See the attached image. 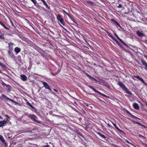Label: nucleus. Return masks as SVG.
I'll return each mask as SVG.
<instances>
[{"mask_svg": "<svg viewBox=\"0 0 147 147\" xmlns=\"http://www.w3.org/2000/svg\"><path fill=\"white\" fill-rule=\"evenodd\" d=\"M28 117L30 118L33 121L36 122L37 123H40V122L37 121L36 119L37 118V117L33 114H29L28 116Z\"/></svg>", "mask_w": 147, "mask_h": 147, "instance_id": "obj_1", "label": "nucleus"}, {"mask_svg": "<svg viewBox=\"0 0 147 147\" xmlns=\"http://www.w3.org/2000/svg\"><path fill=\"white\" fill-rule=\"evenodd\" d=\"M88 86L90 88H91L92 89L94 92H96V93H98L99 94H101V95H102V96H105V97H108V98H109V96H108L105 95L104 94H102V93H100V92H99L98 90H96L92 86Z\"/></svg>", "mask_w": 147, "mask_h": 147, "instance_id": "obj_2", "label": "nucleus"}, {"mask_svg": "<svg viewBox=\"0 0 147 147\" xmlns=\"http://www.w3.org/2000/svg\"><path fill=\"white\" fill-rule=\"evenodd\" d=\"M57 19L63 25H64V23L63 22V19L60 14H58L57 16Z\"/></svg>", "mask_w": 147, "mask_h": 147, "instance_id": "obj_3", "label": "nucleus"}, {"mask_svg": "<svg viewBox=\"0 0 147 147\" xmlns=\"http://www.w3.org/2000/svg\"><path fill=\"white\" fill-rule=\"evenodd\" d=\"M2 98L4 99L5 100H9L13 103H16V101H15L11 99L10 98H9L8 97H7L6 96H5L3 94L2 95Z\"/></svg>", "mask_w": 147, "mask_h": 147, "instance_id": "obj_4", "label": "nucleus"}, {"mask_svg": "<svg viewBox=\"0 0 147 147\" xmlns=\"http://www.w3.org/2000/svg\"><path fill=\"white\" fill-rule=\"evenodd\" d=\"M44 86L45 87V88L49 90L50 91H51V88L49 87V85L47 83L45 82H42Z\"/></svg>", "mask_w": 147, "mask_h": 147, "instance_id": "obj_5", "label": "nucleus"}, {"mask_svg": "<svg viewBox=\"0 0 147 147\" xmlns=\"http://www.w3.org/2000/svg\"><path fill=\"white\" fill-rule=\"evenodd\" d=\"M1 141L3 143V144L5 145V147H7V144L5 140L3 138V137L1 135Z\"/></svg>", "mask_w": 147, "mask_h": 147, "instance_id": "obj_6", "label": "nucleus"}, {"mask_svg": "<svg viewBox=\"0 0 147 147\" xmlns=\"http://www.w3.org/2000/svg\"><path fill=\"white\" fill-rule=\"evenodd\" d=\"M133 77L136 78H137L138 80H140L142 82L146 85H147V84L145 82L144 80L140 78L138 76H133Z\"/></svg>", "mask_w": 147, "mask_h": 147, "instance_id": "obj_7", "label": "nucleus"}, {"mask_svg": "<svg viewBox=\"0 0 147 147\" xmlns=\"http://www.w3.org/2000/svg\"><path fill=\"white\" fill-rule=\"evenodd\" d=\"M86 75L87 76V77L91 80H94L95 81L96 83L97 82H98L99 81V79L98 78V80H97L96 79L94 78L93 77H92L91 76L89 75L87 73H86Z\"/></svg>", "mask_w": 147, "mask_h": 147, "instance_id": "obj_8", "label": "nucleus"}, {"mask_svg": "<svg viewBox=\"0 0 147 147\" xmlns=\"http://www.w3.org/2000/svg\"><path fill=\"white\" fill-rule=\"evenodd\" d=\"M141 62L142 63V64L143 65H144L145 66L144 69L147 70V63L146 62L144 61V60L142 59L141 60Z\"/></svg>", "mask_w": 147, "mask_h": 147, "instance_id": "obj_9", "label": "nucleus"}, {"mask_svg": "<svg viewBox=\"0 0 147 147\" xmlns=\"http://www.w3.org/2000/svg\"><path fill=\"white\" fill-rule=\"evenodd\" d=\"M136 34L140 37L142 38L143 37H145V35L144 34L141 33L139 31L136 32Z\"/></svg>", "mask_w": 147, "mask_h": 147, "instance_id": "obj_10", "label": "nucleus"}, {"mask_svg": "<svg viewBox=\"0 0 147 147\" xmlns=\"http://www.w3.org/2000/svg\"><path fill=\"white\" fill-rule=\"evenodd\" d=\"M119 85L123 90L126 88L124 84H123L122 82H119Z\"/></svg>", "mask_w": 147, "mask_h": 147, "instance_id": "obj_11", "label": "nucleus"}, {"mask_svg": "<svg viewBox=\"0 0 147 147\" xmlns=\"http://www.w3.org/2000/svg\"><path fill=\"white\" fill-rule=\"evenodd\" d=\"M21 79L24 81H26L27 80V77L24 75L22 74L20 75Z\"/></svg>", "mask_w": 147, "mask_h": 147, "instance_id": "obj_12", "label": "nucleus"}, {"mask_svg": "<svg viewBox=\"0 0 147 147\" xmlns=\"http://www.w3.org/2000/svg\"><path fill=\"white\" fill-rule=\"evenodd\" d=\"M4 88L7 91H10L11 90V87L9 85L6 84Z\"/></svg>", "mask_w": 147, "mask_h": 147, "instance_id": "obj_13", "label": "nucleus"}, {"mask_svg": "<svg viewBox=\"0 0 147 147\" xmlns=\"http://www.w3.org/2000/svg\"><path fill=\"white\" fill-rule=\"evenodd\" d=\"M133 106L134 108L136 110H138L139 108V107L138 104L136 103H134L133 104Z\"/></svg>", "mask_w": 147, "mask_h": 147, "instance_id": "obj_14", "label": "nucleus"}, {"mask_svg": "<svg viewBox=\"0 0 147 147\" xmlns=\"http://www.w3.org/2000/svg\"><path fill=\"white\" fill-rule=\"evenodd\" d=\"M7 123V122L5 120L1 121V127L5 126Z\"/></svg>", "mask_w": 147, "mask_h": 147, "instance_id": "obj_15", "label": "nucleus"}, {"mask_svg": "<svg viewBox=\"0 0 147 147\" xmlns=\"http://www.w3.org/2000/svg\"><path fill=\"white\" fill-rule=\"evenodd\" d=\"M97 134L99 135V136L101 137V138L105 139V140H106L107 139L106 138H107L103 134H101L100 132H98Z\"/></svg>", "mask_w": 147, "mask_h": 147, "instance_id": "obj_16", "label": "nucleus"}, {"mask_svg": "<svg viewBox=\"0 0 147 147\" xmlns=\"http://www.w3.org/2000/svg\"><path fill=\"white\" fill-rule=\"evenodd\" d=\"M105 82H106L105 81L101 79H99L98 82L100 84L104 86Z\"/></svg>", "mask_w": 147, "mask_h": 147, "instance_id": "obj_17", "label": "nucleus"}, {"mask_svg": "<svg viewBox=\"0 0 147 147\" xmlns=\"http://www.w3.org/2000/svg\"><path fill=\"white\" fill-rule=\"evenodd\" d=\"M14 50L16 53H18L20 51L21 49L18 47H16L15 48Z\"/></svg>", "mask_w": 147, "mask_h": 147, "instance_id": "obj_18", "label": "nucleus"}, {"mask_svg": "<svg viewBox=\"0 0 147 147\" xmlns=\"http://www.w3.org/2000/svg\"><path fill=\"white\" fill-rule=\"evenodd\" d=\"M124 90L127 93L131 95H132V94L131 92L130 91L126 88Z\"/></svg>", "mask_w": 147, "mask_h": 147, "instance_id": "obj_19", "label": "nucleus"}, {"mask_svg": "<svg viewBox=\"0 0 147 147\" xmlns=\"http://www.w3.org/2000/svg\"><path fill=\"white\" fill-rule=\"evenodd\" d=\"M1 68L5 70L7 68V67L4 65L2 63H1Z\"/></svg>", "mask_w": 147, "mask_h": 147, "instance_id": "obj_20", "label": "nucleus"}, {"mask_svg": "<svg viewBox=\"0 0 147 147\" xmlns=\"http://www.w3.org/2000/svg\"><path fill=\"white\" fill-rule=\"evenodd\" d=\"M115 42L122 49L124 48V47L122 45H121L117 40H115Z\"/></svg>", "mask_w": 147, "mask_h": 147, "instance_id": "obj_21", "label": "nucleus"}, {"mask_svg": "<svg viewBox=\"0 0 147 147\" xmlns=\"http://www.w3.org/2000/svg\"><path fill=\"white\" fill-rule=\"evenodd\" d=\"M42 2L44 4V5H45V6L47 8H48V9H49L50 8V7L48 6V5L46 3V2L44 0H42Z\"/></svg>", "mask_w": 147, "mask_h": 147, "instance_id": "obj_22", "label": "nucleus"}, {"mask_svg": "<svg viewBox=\"0 0 147 147\" xmlns=\"http://www.w3.org/2000/svg\"><path fill=\"white\" fill-rule=\"evenodd\" d=\"M9 49L8 51V54H10L11 53H12V47H11V48L10 46H9Z\"/></svg>", "mask_w": 147, "mask_h": 147, "instance_id": "obj_23", "label": "nucleus"}, {"mask_svg": "<svg viewBox=\"0 0 147 147\" xmlns=\"http://www.w3.org/2000/svg\"><path fill=\"white\" fill-rule=\"evenodd\" d=\"M104 86L107 87L109 89H110V86L109 84L108 83L106 82L104 84Z\"/></svg>", "mask_w": 147, "mask_h": 147, "instance_id": "obj_24", "label": "nucleus"}, {"mask_svg": "<svg viewBox=\"0 0 147 147\" xmlns=\"http://www.w3.org/2000/svg\"><path fill=\"white\" fill-rule=\"evenodd\" d=\"M1 25L4 28H5L7 30H8L9 28L6 27L5 25L2 23L1 22Z\"/></svg>", "mask_w": 147, "mask_h": 147, "instance_id": "obj_25", "label": "nucleus"}, {"mask_svg": "<svg viewBox=\"0 0 147 147\" xmlns=\"http://www.w3.org/2000/svg\"><path fill=\"white\" fill-rule=\"evenodd\" d=\"M9 55L10 57L12 58H15V55L14 54L12 53H11L10 54H9Z\"/></svg>", "mask_w": 147, "mask_h": 147, "instance_id": "obj_26", "label": "nucleus"}, {"mask_svg": "<svg viewBox=\"0 0 147 147\" xmlns=\"http://www.w3.org/2000/svg\"><path fill=\"white\" fill-rule=\"evenodd\" d=\"M31 1L33 2L34 5H36L37 4V1L36 0H31Z\"/></svg>", "mask_w": 147, "mask_h": 147, "instance_id": "obj_27", "label": "nucleus"}, {"mask_svg": "<svg viewBox=\"0 0 147 147\" xmlns=\"http://www.w3.org/2000/svg\"><path fill=\"white\" fill-rule=\"evenodd\" d=\"M115 36L118 39H119L120 41L121 40V39H120L117 36V35L115 33L114 34Z\"/></svg>", "mask_w": 147, "mask_h": 147, "instance_id": "obj_28", "label": "nucleus"}, {"mask_svg": "<svg viewBox=\"0 0 147 147\" xmlns=\"http://www.w3.org/2000/svg\"><path fill=\"white\" fill-rule=\"evenodd\" d=\"M120 42H121L125 46L128 47V45L123 41L122 40H121L120 41Z\"/></svg>", "mask_w": 147, "mask_h": 147, "instance_id": "obj_29", "label": "nucleus"}, {"mask_svg": "<svg viewBox=\"0 0 147 147\" xmlns=\"http://www.w3.org/2000/svg\"><path fill=\"white\" fill-rule=\"evenodd\" d=\"M138 124H139V125H140L142 127H144L145 128H146L147 127L146 126H144V125H143L142 124L140 123H138Z\"/></svg>", "mask_w": 147, "mask_h": 147, "instance_id": "obj_30", "label": "nucleus"}, {"mask_svg": "<svg viewBox=\"0 0 147 147\" xmlns=\"http://www.w3.org/2000/svg\"><path fill=\"white\" fill-rule=\"evenodd\" d=\"M112 20L116 23L118 26H120V24L117 22H116L114 19Z\"/></svg>", "mask_w": 147, "mask_h": 147, "instance_id": "obj_31", "label": "nucleus"}, {"mask_svg": "<svg viewBox=\"0 0 147 147\" xmlns=\"http://www.w3.org/2000/svg\"><path fill=\"white\" fill-rule=\"evenodd\" d=\"M29 105L30 106V107L32 108V109H34V107L30 104L29 103Z\"/></svg>", "mask_w": 147, "mask_h": 147, "instance_id": "obj_32", "label": "nucleus"}, {"mask_svg": "<svg viewBox=\"0 0 147 147\" xmlns=\"http://www.w3.org/2000/svg\"><path fill=\"white\" fill-rule=\"evenodd\" d=\"M131 121L134 123H136V124H138V123H139V122L135 121H134L133 120H131Z\"/></svg>", "mask_w": 147, "mask_h": 147, "instance_id": "obj_33", "label": "nucleus"}, {"mask_svg": "<svg viewBox=\"0 0 147 147\" xmlns=\"http://www.w3.org/2000/svg\"><path fill=\"white\" fill-rule=\"evenodd\" d=\"M2 83L1 84L3 86V87H4L6 85V84H5V83L3 82L2 81H1Z\"/></svg>", "mask_w": 147, "mask_h": 147, "instance_id": "obj_34", "label": "nucleus"}, {"mask_svg": "<svg viewBox=\"0 0 147 147\" xmlns=\"http://www.w3.org/2000/svg\"><path fill=\"white\" fill-rule=\"evenodd\" d=\"M119 132H120V133H124V132L122 131V130L120 129L118 131Z\"/></svg>", "mask_w": 147, "mask_h": 147, "instance_id": "obj_35", "label": "nucleus"}, {"mask_svg": "<svg viewBox=\"0 0 147 147\" xmlns=\"http://www.w3.org/2000/svg\"><path fill=\"white\" fill-rule=\"evenodd\" d=\"M125 141L127 142L128 143H129V144H131L132 145H133V144L132 143H131L130 142L127 140H125Z\"/></svg>", "mask_w": 147, "mask_h": 147, "instance_id": "obj_36", "label": "nucleus"}, {"mask_svg": "<svg viewBox=\"0 0 147 147\" xmlns=\"http://www.w3.org/2000/svg\"><path fill=\"white\" fill-rule=\"evenodd\" d=\"M108 35L109 37H111V38H113V35L111 34H109Z\"/></svg>", "mask_w": 147, "mask_h": 147, "instance_id": "obj_37", "label": "nucleus"}, {"mask_svg": "<svg viewBox=\"0 0 147 147\" xmlns=\"http://www.w3.org/2000/svg\"><path fill=\"white\" fill-rule=\"evenodd\" d=\"M78 134L79 135H80V136H81L82 137H83V136L82 134L80 133V132H78Z\"/></svg>", "mask_w": 147, "mask_h": 147, "instance_id": "obj_38", "label": "nucleus"}, {"mask_svg": "<svg viewBox=\"0 0 147 147\" xmlns=\"http://www.w3.org/2000/svg\"><path fill=\"white\" fill-rule=\"evenodd\" d=\"M64 12L68 16H69L70 18H71V16L69 15V14L67 13V12H66L64 10Z\"/></svg>", "mask_w": 147, "mask_h": 147, "instance_id": "obj_39", "label": "nucleus"}, {"mask_svg": "<svg viewBox=\"0 0 147 147\" xmlns=\"http://www.w3.org/2000/svg\"><path fill=\"white\" fill-rule=\"evenodd\" d=\"M122 7V5H121V4H119L118 6L117 7L118 8H121Z\"/></svg>", "mask_w": 147, "mask_h": 147, "instance_id": "obj_40", "label": "nucleus"}, {"mask_svg": "<svg viewBox=\"0 0 147 147\" xmlns=\"http://www.w3.org/2000/svg\"><path fill=\"white\" fill-rule=\"evenodd\" d=\"M49 145H47L46 146H41L40 147H49Z\"/></svg>", "mask_w": 147, "mask_h": 147, "instance_id": "obj_41", "label": "nucleus"}, {"mask_svg": "<svg viewBox=\"0 0 147 147\" xmlns=\"http://www.w3.org/2000/svg\"><path fill=\"white\" fill-rule=\"evenodd\" d=\"M36 7H38L39 8V7H40V6L38 5V4H37L36 5H34Z\"/></svg>", "mask_w": 147, "mask_h": 147, "instance_id": "obj_42", "label": "nucleus"}, {"mask_svg": "<svg viewBox=\"0 0 147 147\" xmlns=\"http://www.w3.org/2000/svg\"><path fill=\"white\" fill-rule=\"evenodd\" d=\"M1 38L4 39V37L3 36V35L2 36L1 35Z\"/></svg>", "mask_w": 147, "mask_h": 147, "instance_id": "obj_43", "label": "nucleus"}, {"mask_svg": "<svg viewBox=\"0 0 147 147\" xmlns=\"http://www.w3.org/2000/svg\"><path fill=\"white\" fill-rule=\"evenodd\" d=\"M132 117L135 119H137V117H136L135 116H134V115H132Z\"/></svg>", "mask_w": 147, "mask_h": 147, "instance_id": "obj_44", "label": "nucleus"}, {"mask_svg": "<svg viewBox=\"0 0 147 147\" xmlns=\"http://www.w3.org/2000/svg\"><path fill=\"white\" fill-rule=\"evenodd\" d=\"M113 125L115 127V128L117 126L114 123H113Z\"/></svg>", "mask_w": 147, "mask_h": 147, "instance_id": "obj_45", "label": "nucleus"}, {"mask_svg": "<svg viewBox=\"0 0 147 147\" xmlns=\"http://www.w3.org/2000/svg\"><path fill=\"white\" fill-rule=\"evenodd\" d=\"M139 137H142L143 138H145V137H144L143 136H142V135H140V134L139 135Z\"/></svg>", "mask_w": 147, "mask_h": 147, "instance_id": "obj_46", "label": "nucleus"}, {"mask_svg": "<svg viewBox=\"0 0 147 147\" xmlns=\"http://www.w3.org/2000/svg\"><path fill=\"white\" fill-rule=\"evenodd\" d=\"M128 114H129V115H130L131 117H132V115H133L131 114L129 112L128 113Z\"/></svg>", "mask_w": 147, "mask_h": 147, "instance_id": "obj_47", "label": "nucleus"}, {"mask_svg": "<svg viewBox=\"0 0 147 147\" xmlns=\"http://www.w3.org/2000/svg\"><path fill=\"white\" fill-rule=\"evenodd\" d=\"M128 114H129V115H130L131 117H132V115H133L131 114L129 112L128 113Z\"/></svg>", "mask_w": 147, "mask_h": 147, "instance_id": "obj_48", "label": "nucleus"}, {"mask_svg": "<svg viewBox=\"0 0 147 147\" xmlns=\"http://www.w3.org/2000/svg\"><path fill=\"white\" fill-rule=\"evenodd\" d=\"M128 114H129V115H130L131 117H132V115H133L131 114L129 112L128 113Z\"/></svg>", "mask_w": 147, "mask_h": 147, "instance_id": "obj_49", "label": "nucleus"}, {"mask_svg": "<svg viewBox=\"0 0 147 147\" xmlns=\"http://www.w3.org/2000/svg\"><path fill=\"white\" fill-rule=\"evenodd\" d=\"M118 131L120 129L117 126L115 128Z\"/></svg>", "mask_w": 147, "mask_h": 147, "instance_id": "obj_50", "label": "nucleus"}, {"mask_svg": "<svg viewBox=\"0 0 147 147\" xmlns=\"http://www.w3.org/2000/svg\"><path fill=\"white\" fill-rule=\"evenodd\" d=\"M118 131L120 129L117 126L115 128Z\"/></svg>", "mask_w": 147, "mask_h": 147, "instance_id": "obj_51", "label": "nucleus"}, {"mask_svg": "<svg viewBox=\"0 0 147 147\" xmlns=\"http://www.w3.org/2000/svg\"><path fill=\"white\" fill-rule=\"evenodd\" d=\"M9 46H10V45H13V43H9Z\"/></svg>", "mask_w": 147, "mask_h": 147, "instance_id": "obj_52", "label": "nucleus"}, {"mask_svg": "<svg viewBox=\"0 0 147 147\" xmlns=\"http://www.w3.org/2000/svg\"><path fill=\"white\" fill-rule=\"evenodd\" d=\"M112 38L114 40H115H115H116L115 38L113 36V38Z\"/></svg>", "mask_w": 147, "mask_h": 147, "instance_id": "obj_53", "label": "nucleus"}, {"mask_svg": "<svg viewBox=\"0 0 147 147\" xmlns=\"http://www.w3.org/2000/svg\"><path fill=\"white\" fill-rule=\"evenodd\" d=\"M126 112L128 114L129 112L127 110H126Z\"/></svg>", "mask_w": 147, "mask_h": 147, "instance_id": "obj_54", "label": "nucleus"}, {"mask_svg": "<svg viewBox=\"0 0 147 147\" xmlns=\"http://www.w3.org/2000/svg\"><path fill=\"white\" fill-rule=\"evenodd\" d=\"M54 91H55L56 92H57V91L56 90H55V89H54Z\"/></svg>", "mask_w": 147, "mask_h": 147, "instance_id": "obj_55", "label": "nucleus"}, {"mask_svg": "<svg viewBox=\"0 0 147 147\" xmlns=\"http://www.w3.org/2000/svg\"><path fill=\"white\" fill-rule=\"evenodd\" d=\"M89 3H92V1H88V2Z\"/></svg>", "mask_w": 147, "mask_h": 147, "instance_id": "obj_56", "label": "nucleus"}, {"mask_svg": "<svg viewBox=\"0 0 147 147\" xmlns=\"http://www.w3.org/2000/svg\"><path fill=\"white\" fill-rule=\"evenodd\" d=\"M119 28H122V27L120 25V26H119Z\"/></svg>", "mask_w": 147, "mask_h": 147, "instance_id": "obj_57", "label": "nucleus"}, {"mask_svg": "<svg viewBox=\"0 0 147 147\" xmlns=\"http://www.w3.org/2000/svg\"><path fill=\"white\" fill-rule=\"evenodd\" d=\"M1 119H3L1 117Z\"/></svg>", "mask_w": 147, "mask_h": 147, "instance_id": "obj_58", "label": "nucleus"}, {"mask_svg": "<svg viewBox=\"0 0 147 147\" xmlns=\"http://www.w3.org/2000/svg\"><path fill=\"white\" fill-rule=\"evenodd\" d=\"M108 126H110V125H109V124H108Z\"/></svg>", "mask_w": 147, "mask_h": 147, "instance_id": "obj_59", "label": "nucleus"}, {"mask_svg": "<svg viewBox=\"0 0 147 147\" xmlns=\"http://www.w3.org/2000/svg\"><path fill=\"white\" fill-rule=\"evenodd\" d=\"M138 119H139V120H141L140 119V118H138Z\"/></svg>", "mask_w": 147, "mask_h": 147, "instance_id": "obj_60", "label": "nucleus"}, {"mask_svg": "<svg viewBox=\"0 0 147 147\" xmlns=\"http://www.w3.org/2000/svg\"><path fill=\"white\" fill-rule=\"evenodd\" d=\"M138 118H138V117H137V119H138Z\"/></svg>", "mask_w": 147, "mask_h": 147, "instance_id": "obj_61", "label": "nucleus"}, {"mask_svg": "<svg viewBox=\"0 0 147 147\" xmlns=\"http://www.w3.org/2000/svg\"><path fill=\"white\" fill-rule=\"evenodd\" d=\"M0 73H2V72H1V71Z\"/></svg>", "mask_w": 147, "mask_h": 147, "instance_id": "obj_62", "label": "nucleus"}, {"mask_svg": "<svg viewBox=\"0 0 147 147\" xmlns=\"http://www.w3.org/2000/svg\"><path fill=\"white\" fill-rule=\"evenodd\" d=\"M30 25L31 26V24H30Z\"/></svg>", "mask_w": 147, "mask_h": 147, "instance_id": "obj_63", "label": "nucleus"}, {"mask_svg": "<svg viewBox=\"0 0 147 147\" xmlns=\"http://www.w3.org/2000/svg\"><path fill=\"white\" fill-rule=\"evenodd\" d=\"M146 59H147V56H146Z\"/></svg>", "mask_w": 147, "mask_h": 147, "instance_id": "obj_64", "label": "nucleus"}]
</instances>
